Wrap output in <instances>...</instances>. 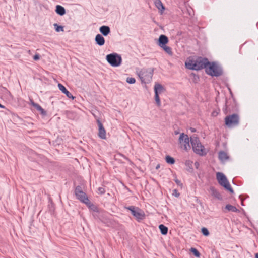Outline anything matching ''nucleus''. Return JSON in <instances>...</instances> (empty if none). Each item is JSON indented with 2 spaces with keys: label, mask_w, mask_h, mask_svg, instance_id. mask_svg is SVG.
Instances as JSON below:
<instances>
[{
  "label": "nucleus",
  "mask_w": 258,
  "mask_h": 258,
  "mask_svg": "<svg viewBox=\"0 0 258 258\" xmlns=\"http://www.w3.org/2000/svg\"><path fill=\"white\" fill-rule=\"evenodd\" d=\"M210 64L208 58L198 57L196 59H189L185 62L186 67L190 70L198 71L202 69H206L207 66Z\"/></svg>",
  "instance_id": "f257e3e1"
},
{
  "label": "nucleus",
  "mask_w": 258,
  "mask_h": 258,
  "mask_svg": "<svg viewBox=\"0 0 258 258\" xmlns=\"http://www.w3.org/2000/svg\"><path fill=\"white\" fill-rule=\"evenodd\" d=\"M205 72L212 77H219L223 74L222 68L215 62H210V64H208L206 68Z\"/></svg>",
  "instance_id": "f03ea898"
},
{
  "label": "nucleus",
  "mask_w": 258,
  "mask_h": 258,
  "mask_svg": "<svg viewBox=\"0 0 258 258\" xmlns=\"http://www.w3.org/2000/svg\"><path fill=\"white\" fill-rule=\"evenodd\" d=\"M225 124L228 128H233L239 125L240 117L238 114L233 113L227 115L224 118Z\"/></svg>",
  "instance_id": "7ed1b4c3"
},
{
  "label": "nucleus",
  "mask_w": 258,
  "mask_h": 258,
  "mask_svg": "<svg viewBox=\"0 0 258 258\" xmlns=\"http://www.w3.org/2000/svg\"><path fill=\"white\" fill-rule=\"evenodd\" d=\"M216 178L218 183L223 186L226 190L229 191L231 194L234 193V190L231 187L226 176L221 172H217L216 173Z\"/></svg>",
  "instance_id": "20e7f679"
},
{
  "label": "nucleus",
  "mask_w": 258,
  "mask_h": 258,
  "mask_svg": "<svg viewBox=\"0 0 258 258\" xmlns=\"http://www.w3.org/2000/svg\"><path fill=\"white\" fill-rule=\"evenodd\" d=\"M153 72V68L142 69L139 74L141 82L145 84L150 83L152 80Z\"/></svg>",
  "instance_id": "39448f33"
},
{
  "label": "nucleus",
  "mask_w": 258,
  "mask_h": 258,
  "mask_svg": "<svg viewBox=\"0 0 258 258\" xmlns=\"http://www.w3.org/2000/svg\"><path fill=\"white\" fill-rule=\"evenodd\" d=\"M190 141L194 152L201 156H203L206 154L204 151V146L201 144L197 137H191Z\"/></svg>",
  "instance_id": "423d86ee"
},
{
  "label": "nucleus",
  "mask_w": 258,
  "mask_h": 258,
  "mask_svg": "<svg viewBox=\"0 0 258 258\" xmlns=\"http://www.w3.org/2000/svg\"><path fill=\"white\" fill-rule=\"evenodd\" d=\"M124 208L131 211V214L138 222H141L145 218L144 212L138 207L131 206L128 207L125 206Z\"/></svg>",
  "instance_id": "0eeeda50"
},
{
  "label": "nucleus",
  "mask_w": 258,
  "mask_h": 258,
  "mask_svg": "<svg viewBox=\"0 0 258 258\" xmlns=\"http://www.w3.org/2000/svg\"><path fill=\"white\" fill-rule=\"evenodd\" d=\"M106 59L108 63L113 67H117L120 66L122 62L121 55L116 53L107 54L106 56Z\"/></svg>",
  "instance_id": "6e6552de"
},
{
  "label": "nucleus",
  "mask_w": 258,
  "mask_h": 258,
  "mask_svg": "<svg viewBox=\"0 0 258 258\" xmlns=\"http://www.w3.org/2000/svg\"><path fill=\"white\" fill-rule=\"evenodd\" d=\"M75 195L78 200L83 203H85L86 201H88V198L86 193H85L80 185L76 187L74 191Z\"/></svg>",
  "instance_id": "1a4fd4ad"
},
{
  "label": "nucleus",
  "mask_w": 258,
  "mask_h": 258,
  "mask_svg": "<svg viewBox=\"0 0 258 258\" xmlns=\"http://www.w3.org/2000/svg\"><path fill=\"white\" fill-rule=\"evenodd\" d=\"M179 141L180 143H184V149L185 150H187L188 148H190V145H189V142L190 141L189 140V139L188 138V136L184 134L181 133L180 135L179 138Z\"/></svg>",
  "instance_id": "9d476101"
},
{
  "label": "nucleus",
  "mask_w": 258,
  "mask_h": 258,
  "mask_svg": "<svg viewBox=\"0 0 258 258\" xmlns=\"http://www.w3.org/2000/svg\"><path fill=\"white\" fill-rule=\"evenodd\" d=\"M96 121L99 128V132L98 134L99 137L102 139H105L106 138V131L103 126V124L101 123L99 119H97Z\"/></svg>",
  "instance_id": "9b49d317"
},
{
  "label": "nucleus",
  "mask_w": 258,
  "mask_h": 258,
  "mask_svg": "<svg viewBox=\"0 0 258 258\" xmlns=\"http://www.w3.org/2000/svg\"><path fill=\"white\" fill-rule=\"evenodd\" d=\"M168 42L169 39L168 37L165 35L161 34L159 36L157 44L161 48L162 47L166 45Z\"/></svg>",
  "instance_id": "f8f14e48"
},
{
  "label": "nucleus",
  "mask_w": 258,
  "mask_h": 258,
  "mask_svg": "<svg viewBox=\"0 0 258 258\" xmlns=\"http://www.w3.org/2000/svg\"><path fill=\"white\" fill-rule=\"evenodd\" d=\"M84 204L88 207L90 210L93 211L94 212L98 213H101V210H100L97 206L91 203L89 199L88 201L85 202Z\"/></svg>",
  "instance_id": "ddd939ff"
},
{
  "label": "nucleus",
  "mask_w": 258,
  "mask_h": 258,
  "mask_svg": "<svg viewBox=\"0 0 258 258\" xmlns=\"http://www.w3.org/2000/svg\"><path fill=\"white\" fill-rule=\"evenodd\" d=\"M31 104L37 111L40 112L42 116H46L47 115V112L44 109H43L39 104L35 103L32 100H31Z\"/></svg>",
  "instance_id": "4468645a"
},
{
  "label": "nucleus",
  "mask_w": 258,
  "mask_h": 258,
  "mask_svg": "<svg viewBox=\"0 0 258 258\" xmlns=\"http://www.w3.org/2000/svg\"><path fill=\"white\" fill-rule=\"evenodd\" d=\"M58 87L59 90L70 99H74L75 97H74L72 94L66 89V88L61 84L59 83L58 84Z\"/></svg>",
  "instance_id": "2eb2a0df"
},
{
  "label": "nucleus",
  "mask_w": 258,
  "mask_h": 258,
  "mask_svg": "<svg viewBox=\"0 0 258 258\" xmlns=\"http://www.w3.org/2000/svg\"><path fill=\"white\" fill-rule=\"evenodd\" d=\"M210 190L211 195L215 198L219 200H222V197L220 192L213 186H211L210 188Z\"/></svg>",
  "instance_id": "dca6fc26"
},
{
  "label": "nucleus",
  "mask_w": 258,
  "mask_h": 258,
  "mask_svg": "<svg viewBox=\"0 0 258 258\" xmlns=\"http://www.w3.org/2000/svg\"><path fill=\"white\" fill-rule=\"evenodd\" d=\"M95 41L96 44L99 46H103L105 44V39L101 34H98L95 38Z\"/></svg>",
  "instance_id": "f3484780"
},
{
  "label": "nucleus",
  "mask_w": 258,
  "mask_h": 258,
  "mask_svg": "<svg viewBox=\"0 0 258 258\" xmlns=\"http://www.w3.org/2000/svg\"><path fill=\"white\" fill-rule=\"evenodd\" d=\"M165 91V89L164 87L160 84L156 83L154 86V92L155 94H157L159 95L161 93L164 92Z\"/></svg>",
  "instance_id": "a211bd4d"
},
{
  "label": "nucleus",
  "mask_w": 258,
  "mask_h": 258,
  "mask_svg": "<svg viewBox=\"0 0 258 258\" xmlns=\"http://www.w3.org/2000/svg\"><path fill=\"white\" fill-rule=\"evenodd\" d=\"M99 31L103 36H106L110 33V28L108 26L103 25L99 28Z\"/></svg>",
  "instance_id": "6ab92c4d"
},
{
  "label": "nucleus",
  "mask_w": 258,
  "mask_h": 258,
  "mask_svg": "<svg viewBox=\"0 0 258 258\" xmlns=\"http://www.w3.org/2000/svg\"><path fill=\"white\" fill-rule=\"evenodd\" d=\"M228 103L229 102L227 100V99H226L225 106L223 108V110L225 114L227 113L228 111L230 112L231 111H233L237 110L236 106H235L234 108H231L230 105L228 104Z\"/></svg>",
  "instance_id": "aec40b11"
},
{
  "label": "nucleus",
  "mask_w": 258,
  "mask_h": 258,
  "mask_svg": "<svg viewBox=\"0 0 258 258\" xmlns=\"http://www.w3.org/2000/svg\"><path fill=\"white\" fill-rule=\"evenodd\" d=\"M55 12L60 16H63L66 13L65 8L59 5L56 6Z\"/></svg>",
  "instance_id": "412c9836"
},
{
  "label": "nucleus",
  "mask_w": 258,
  "mask_h": 258,
  "mask_svg": "<svg viewBox=\"0 0 258 258\" xmlns=\"http://www.w3.org/2000/svg\"><path fill=\"white\" fill-rule=\"evenodd\" d=\"M155 5L162 14L165 10V7L163 6L161 1L160 0H156L155 2Z\"/></svg>",
  "instance_id": "4be33fe9"
},
{
  "label": "nucleus",
  "mask_w": 258,
  "mask_h": 258,
  "mask_svg": "<svg viewBox=\"0 0 258 258\" xmlns=\"http://www.w3.org/2000/svg\"><path fill=\"white\" fill-rule=\"evenodd\" d=\"M36 155V157L34 158V160L37 162H42L45 163L47 161V159L45 157L41 154L38 153H34Z\"/></svg>",
  "instance_id": "5701e85b"
},
{
  "label": "nucleus",
  "mask_w": 258,
  "mask_h": 258,
  "mask_svg": "<svg viewBox=\"0 0 258 258\" xmlns=\"http://www.w3.org/2000/svg\"><path fill=\"white\" fill-rule=\"evenodd\" d=\"M192 161L190 160H186L185 163V165L186 167V170L189 173H192L194 171V168L192 167Z\"/></svg>",
  "instance_id": "b1692460"
},
{
  "label": "nucleus",
  "mask_w": 258,
  "mask_h": 258,
  "mask_svg": "<svg viewBox=\"0 0 258 258\" xmlns=\"http://www.w3.org/2000/svg\"><path fill=\"white\" fill-rule=\"evenodd\" d=\"M218 157L219 159L222 161H225L229 158L227 153L223 151H220L219 152Z\"/></svg>",
  "instance_id": "393cba45"
},
{
  "label": "nucleus",
  "mask_w": 258,
  "mask_h": 258,
  "mask_svg": "<svg viewBox=\"0 0 258 258\" xmlns=\"http://www.w3.org/2000/svg\"><path fill=\"white\" fill-rule=\"evenodd\" d=\"M225 209L229 211L233 212H239V210L235 206L230 204H227L225 206Z\"/></svg>",
  "instance_id": "a878e982"
},
{
  "label": "nucleus",
  "mask_w": 258,
  "mask_h": 258,
  "mask_svg": "<svg viewBox=\"0 0 258 258\" xmlns=\"http://www.w3.org/2000/svg\"><path fill=\"white\" fill-rule=\"evenodd\" d=\"M159 228L160 230L161 233L162 235H165L167 234L168 230L167 227L165 226L163 224H160L159 226Z\"/></svg>",
  "instance_id": "bb28decb"
},
{
  "label": "nucleus",
  "mask_w": 258,
  "mask_h": 258,
  "mask_svg": "<svg viewBox=\"0 0 258 258\" xmlns=\"http://www.w3.org/2000/svg\"><path fill=\"white\" fill-rule=\"evenodd\" d=\"M165 160L168 164L171 165L174 164L175 162L174 158L169 155H167L166 156Z\"/></svg>",
  "instance_id": "cd10ccee"
},
{
  "label": "nucleus",
  "mask_w": 258,
  "mask_h": 258,
  "mask_svg": "<svg viewBox=\"0 0 258 258\" xmlns=\"http://www.w3.org/2000/svg\"><path fill=\"white\" fill-rule=\"evenodd\" d=\"M161 48L168 54H169V55H172L173 52L172 51V49H171V47H169V46H168L167 45H165L164 46L162 47Z\"/></svg>",
  "instance_id": "c85d7f7f"
},
{
  "label": "nucleus",
  "mask_w": 258,
  "mask_h": 258,
  "mask_svg": "<svg viewBox=\"0 0 258 258\" xmlns=\"http://www.w3.org/2000/svg\"><path fill=\"white\" fill-rule=\"evenodd\" d=\"M53 25H54L55 30V31L56 32H60V31H64L63 27V26L59 25L57 23L54 24Z\"/></svg>",
  "instance_id": "c756f323"
},
{
  "label": "nucleus",
  "mask_w": 258,
  "mask_h": 258,
  "mask_svg": "<svg viewBox=\"0 0 258 258\" xmlns=\"http://www.w3.org/2000/svg\"><path fill=\"white\" fill-rule=\"evenodd\" d=\"M190 251L191 253L197 257H200V253L199 251L195 248H191Z\"/></svg>",
  "instance_id": "7c9ffc66"
},
{
  "label": "nucleus",
  "mask_w": 258,
  "mask_h": 258,
  "mask_svg": "<svg viewBox=\"0 0 258 258\" xmlns=\"http://www.w3.org/2000/svg\"><path fill=\"white\" fill-rule=\"evenodd\" d=\"M155 100L156 103L158 107H160L161 105L159 95L157 94H155Z\"/></svg>",
  "instance_id": "2f4dec72"
},
{
  "label": "nucleus",
  "mask_w": 258,
  "mask_h": 258,
  "mask_svg": "<svg viewBox=\"0 0 258 258\" xmlns=\"http://www.w3.org/2000/svg\"><path fill=\"white\" fill-rule=\"evenodd\" d=\"M201 232L203 235L206 236H208L210 234L208 229L205 227H203L201 229Z\"/></svg>",
  "instance_id": "473e14b6"
},
{
  "label": "nucleus",
  "mask_w": 258,
  "mask_h": 258,
  "mask_svg": "<svg viewBox=\"0 0 258 258\" xmlns=\"http://www.w3.org/2000/svg\"><path fill=\"white\" fill-rule=\"evenodd\" d=\"M126 82L128 84H133L136 82V79L134 78L128 77L126 78Z\"/></svg>",
  "instance_id": "72a5a7b5"
},
{
  "label": "nucleus",
  "mask_w": 258,
  "mask_h": 258,
  "mask_svg": "<svg viewBox=\"0 0 258 258\" xmlns=\"http://www.w3.org/2000/svg\"><path fill=\"white\" fill-rule=\"evenodd\" d=\"M212 254L215 258H219L220 257V254L215 249H212Z\"/></svg>",
  "instance_id": "f704fd0d"
},
{
  "label": "nucleus",
  "mask_w": 258,
  "mask_h": 258,
  "mask_svg": "<svg viewBox=\"0 0 258 258\" xmlns=\"http://www.w3.org/2000/svg\"><path fill=\"white\" fill-rule=\"evenodd\" d=\"M191 75L193 76V80H194V82L195 83H197V82H198V81H199V76H198V75H196V74H194V73H192V74H191Z\"/></svg>",
  "instance_id": "c9c22d12"
},
{
  "label": "nucleus",
  "mask_w": 258,
  "mask_h": 258,
  "mask_svg": "<svg viewBox=\"0 0 258 258\" xmlns=\"http://www.w3.org/2000/svg\"><path fill=\"white\" fill-rule=\"evenodd\" d=\"M98 192L101 195H103L105 192V189L103 187H100L98 188Z\"/></svg>",
  "instance_id": "e433bc0d"
},
{
  "label": "nucleus",
  "mask_w": 258,
  "mask_h": 258,
  "mask_svg": "<svg viewBox=\"0 0 258 258\" xmlns=\"http://www.w3.org/2000/svg\"><path fill=\"white\" fill-rule=\"evenodd\" d=\"M34 153H36L35 151L33 150H30L29 152V154L30 156H31V157L34 160V158L36 157V155Z\"/></svg>",
  "instance_id": "4c0bfd02"
},
{
  "label": "nucleus",
  "mask_w": 258,
  "mask_h": 258,
  "mask_svg": "<svg viewBox=\"0 0 258 258\" xmlns=\"http://www.w3.org/2000/svg\"><path fill=\"white\" fill-rule=\"evenodd\" d=\"M40 58V56L39 54H36L33 56V59L35 61L39 60Z\"/></svg>",
  "instance_id": "58836bf2"
},
{
  "label": "nucleus",
  "mask_w": 258,
  "mask_h": 258,
  "mask_svg": "<svg viewBox=\"0 0 258 258\" xmlns=\"http://www.w3.org/2000/svg\"><path fill=\"white\" fill-rule=\"evenodd\" d=\"M174 181H175V183L177 184V185H178V186H181V187L182 186V185H183L182 183L178 179H175Z\"/></svg>",
  "instance_id": "ea45409f"
},
{
  "label": "nucleus",
  "mask_w": 258,
  "mask_h": 258,
  "mask_svg": "<svg viewBox=\"0 0 258 258\" xmlns=\"http://www.w3.org/2000/svg\"><path fill=\"white\" fill-rule=\"evenodd\" d=\"M173 195L175 196L176 197H178L180 195L179 193L178 192L177 189H174L173 190Z\"/></svg>",
  "instance_id": "a19ab883"
},
{
  "label": "nucleus",
  "mask_w": 258,
  "mask_h": 258,
  "mask_svg": "<svg viewBox=\"0 0 258 258\" xmlns=\"http://www.w3.org/2000/svg\"><path fill=\"white\" fill-rule=\"evenodd\" d=\"M99 214L100 213L94 212V213L93 214V216L94 217V218H95V219H100L99 215H98V214Z\"/></svg>",
  "instance_id": "79ce46f5"
},
{
  "label": "nucleus",
  "mask_w": 258,
  "mask_h": 258,
  "mask_svg": "<svg viewBox=\"0 0 258 258\" xmlns=\"http://www.w3.org/2000/svg\"><path fill=\"white\" fill-rule=\"evenodd\" d=\"M200 166V164L198 162L196 161L195 163V166L196 167V169H198L199 167Z\"/></svg>",
  "instance_id": "37998d69"
},
{
  "label": "nucleus",
  "mask_w": 258,
  "mask_h": 258,
  "mask_svg": "<svg viewBox=\"0 0 258 258\" xmlns=\"http://www.w3.org/2000/svg\"><path fill=\"white\" fill-rule=\"evenodd\" d=\"M160 164H158L156 167V169L158 170L160 168Z\"/></svg>",
  "instance_id": "c03bdc74"
},
{
  "label": "nucleus",
  "mask_w": 258,
  "mask_h": 258,
  "mask_svg": "<svg viewBox=\"0 0 258 258\" xmlns=\"http://www.w3.org/2000/svg\"><path fill=\"white\" fill-rule=\"evenodd\" d=\"M190 130L192 132H196V129L194 128H190Z\"/></svg>",
  "instance_id": "a18cd8bd"
},
{
  "label": "nucleus",
  "mask_w": 258,
  "mask_h": 258,
  "mask_svg": "<svg viewBox=\"0 0 258 258\" xmlns=\"http://www.w3.org/2000/svg\"><path fill=\"white\" fill-rule=\"evenodd\" d=\"M0 108H5V106H4V105H2L1 104H0Z\"/></svg>",
  "instance_id": "49530a36"
},
{
  "label": "nucleus",
  "mask_w": 258,
  "mask_h": 258,
  "mask_svg": "<svg viewBox=\"0 0 258 258\" xmlns=\"http://www.w3.org/2000/svg\"><path fill=\"white\" fill-rule=\"evenodd\" d=\"M255 258H258V252L255 254Z\"/></svg>",
  "instance_id": "de8ad7c7"
},
{
  "label": "nucleus",
  "mask_w": 258,
  "mask_h": 258,
  "mask_svg": "<svg viewBox=\"0 0 258 258\" xmlns=\"http://www.w3.org/2000/svg\"><path fill=\"white\" fill-rule=\"evenodd\" d=\"M241 204H242V206H244V205L243 204V202H242Z\"/></svg>",
  "instance_id": "09e8293b"
},
{
  "label": "nucleus",
  "mask_w": 258,
  "mask_h": 258,
  "mask_svg": "<svg viewBox=\"0 0 258 258\" xmlns=\"http://www.w3.org/2000/svg\"><path fill=\"white\" fill-rule=\"evenodd\" d=\"M176 133V134H178V132H176V133Z\"/></svg>",
  "instance_id": "8fccbe9b"
}]
</instances>
